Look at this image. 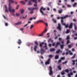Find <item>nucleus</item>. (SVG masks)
<instances>
[{
    "label": "nucleus",
    "instance_id": "obj_1",
    "mask_svg": "<svg viewBox=\"0 0 77 77\" xmlns=\"http://www.w3.org/2000/svg\"><path fill=\"white\" fill-rule=\"evenodd\" d=\"M28 9L29 11H31V12H30V13L31 14H33L34 12L33 11L34 10H38V7H36V8H28Z\"/></svg>",
    "mask_w": 77,
    "mask_h": 77
},
{
    "label": "nucleus",
    "instance_id": "obj_2",
    "mask_svg": "<svg viewBox=\"0 0 77 77\" xmlns=\"http://www.w3.org/2000/svg\"><path fill=\"white\" fill-rule=\"evenodd\" d=\"M68 15H67L64 17H60L61 19V23L62 25H65V23H63V22H64L63 19H64V18H68Z\"/></svg>",
    "mask_w": 77,
    "mask_h": 77
},
{
    "label": "nucleus",
    "instance_id": "obj_3",
    "mask_svg": "<svg viewBox=\"0 0 77 77\" xmlns=\"http://www.w3.org/2000/svg\"><path fill=\"white\" fill-rule=\"evenodd\" d=\"M44 44L45 45L44 46V48H45V50H48V48L47 47V43H45L44 42H42L40 44L39 46L40 47H42V45Z\"/></svg>",
    "mask_w": 77,
    "mask_h": 77
},
{
    "label": "nucleus",
    "instance_id": "obj_4",
    "mask_svg": "<svg viewBox=\"0 0 77 77\" xmlns=\"http://www.w3.org/2000/svg\"><path fill=\"white\" fill-rule=\"evenodd\" d=\"M42 9L43 10V11H45L46 9H45V8H44V7H42V8H41L40 10V11L41 13L43 15H45V14L44 13V12H43V11H42Z\"/></svg>",
    "mask_w": 77,
    "mask_h": 77
},
{
    "label": "nucleus",
    "instance_id": "obj_5",
    "mask_svg": "<svg viewBox=\"0 0 77 77\" xmlns=\"http://www.w3.org/2000/svg\"><path fill=\"white\" fill-rule=\"evenodd\" d=\"M49 74L50 75H53V71H52V69H52V68L51 66H49Z\"/></svg>",
    "mask_w": 77,
    "mask_h": 77
},
{
    "label": "nucleus",
    "instance_id": "obj_6",
    "mask_svg": "<svg viewBox=\"0 0 77 77\" xmlns=\"http://www.w3.org/2000/svg\"><path fill=\"white\" fill-rule=\"evenodd\" d=\"M8 9L9 10V11H10V12L14 13V12H15V10L14 9H12V8L10 7L9 8H8Z\"/></svg>",
    "mask_w": 77,
    "mask_h": 77
},
{
    "label": "nucleus",
    "instance_id": "obj_7",
    "mask_svg": "<svg viewBox=\"0 0 77 77\" xmlns=\"http://www.w3.org/2000/svg\"><path fill=\"white\" fill-rule=\"evenodd\" d=\"M47 32V28H45V30H44L43 32H42L41 34H40L38 35V36H43V34L44 33H45V32Z\"/></svg>",
    "mask_w": 77,
    "mask_h": 77
},
{
    "label": "nucleus",
    "instance_id": "obj_8",
    "mask_svg": "<svg viewBox=\"0 0 77 77\" xmlns=\"http://www.w3.org/2000/svg\"><path fill=\"white\" fill-rule=\"evenodd\" d=\"M50 58H49L48 59V60L45 62V64L46 65H49L50 64Z\"/></svg>",
    "mask_w": 77,
    "mask_h": 77
},
{
    "label": "nucleus",
    "instance_id": "obj_9",
    "mask_svg": "<svg viewBox=\"0 0 77 77\" xmlns=\"http://www.w3.org/2000/svg\"><path fill=\"white\" fill-rule=\"evenodd\" d=\"M58 25L57 28L58 29L59 31H61V26H60V24L59 23H58Z\"/></svg>",
    "mask_w": 77,
    "mask_h": 77
},
{
    "label": "nucleus",
    "instance_id": "obj_10",
    "mask_svg": "<svg viewBox=\"0 0 77 77\" xmlns=\"http://www.w3.org/2000/svg\"><path fill=\"white\" fill-rule=\"evenodd\" d=\"M41 54H43L44 53V50L42 48H41L40 50Z\"/></svg>",
    "mask_w": 77,
    "mask_h": 77
},
{
    "label": "nucleus",
    "instance_id": "obj_11",
    "mask_svg": "<svg viewBox=\"0 0 77 77\" xmlns=\"http://www.w3.org/2000/svg\"><path fill=\"white\" fill-rule=\"evenodd\" d=\"M59 45H60V42H58L56 43V45L55 46V48H57V47L58 46H59Z\"/></svg>",
    "mask_w": 77,
    "mask_h": 77
},
{
    "label": "nucleus",
    "instance_id": "obj_12",
    "mask_svg": "<svg viewBox=\"0 0 77 77\" xmlns=\"http://www.w3.org/2000/svg\"><path fill=\"white\" fill-rule=\"evenodd\" d=\"M73 25V23H71L70 26H69V29H72V28Z\"/></svg>",
    "mask_w": 77,
    "mask_h": 77
},
{
    "label": "nucleus",
    "instance_id": "obj_13",
    "mask_svg": "<svg viewBox=\"0 0 77 77\" xmlns=\"http://www.w3.org/2000/svg\"><path fill=\"white\" fill-rule=\"evenodd\" d=\"M22 43V42H21V40L20 39H19L17 42L18 44L19 45H21V44Z\"/></svg>",
    "mask_w": 77,
    "mask_h": 77
},
{
    "label": "nucleus",
    "instance_id": "obj_14",
    "mask_svg": "<svg viewBox=\"0 0 77 77\" xmlns=\"http://www.w3.org/2000/svg\"><path fill=\"white\" fill-rule=\"evenodd\" d=\"M57 68L59 70H61L62 69V67H61V65H58L57 66Z\"/></svg>",
    "mask_w": 77,
    "mask_h": 77
},
{
    "label": "nucleus",
    "instance_id": "obj_15",
    "mask_svg": "<svg viewBox=\"0 0 77 77\" xmlns=\"http://www.w3.org/2000/svg\"><path fill=\"white\" fill-rule=\"evenodd\" d=\"M22 23V22H17V23H15V25H20Z\"/></svg>",
    "mask_w": 77,
    "mask_h": 77
},
{
    "label": "nucleus",
    "instance_id": "obj_16",
    "mask_svg": "<svg viewBox=\"0 0 77 77\" xmlns=\"http://www.w3.org/2000/svg\"><path fill=\"white\" fill-rule=\"evenodd\" d=\"M55 51V49L54 48H51L50 49V51L52 52V51Z\"/></svg>",
    "mask_w": 77,
    "mask_h": 77
},
{
    "label": "nucleus",
    "instance_id": "obj_17",
    "mask_svg": "<svg viewBox=\"0 0 77 77\" xmlns=\"http://www.w3.org/2000/svg\"><path fill=\"white\" fill-rule=\"evenodd\" d=\"M73 75V73L72 72H71L68 74V76L69 77H71V75Z\"/></svg>",
    "mask_w": 77,
    "mask_h": 77
},
{
    "label": "nucleus",
    "instance_id": "obj_18",
    "mask_svg": "<svg viewBox=\"0 0 77 77\" xmlns=\"http://www.w3.org/2000/svg\"><path fill=\"white\" fill-rule=\"evenodd\" d=\"M28 5H32V1H29L28 2Z\"/></svg>",
    "mask_w": 77,
    "mask_h": 77
},
{
    "label": "nucleus",
    "instance_id": "obj_19",
    "mask_svg": "<svg viewBox=\"0 0 77 77\" xmlns=\"http://www.w3.org/2000/svg\"><path fill=\"white\" fill-rule=\"evenodd\" d=\"M27 18V15L25 16V17H20V19H26Z\"/></svg>",
    "mask_w": 77,
    "mask_h": 77
},
{
    "label": "nucleus",
    "instance_id": "obj_20",
    "mask_svg": "<svg viewBox=\"0 0 77 77\" xmlns=\"http://www.w3.org/2000/svg\"><path fill=\"white\" fill-rule=\"evenodd\" d=\"M64 46H65V45L63 44L62 45H60V46L61 49H63V47H64Z\"/></svg>",
    "mask_w": 77,
    "mask_h": 77
},
{
    "label": "nucleus",
    "instance_id": "obj_21",
    "mask_svg": "<svg viewBox=\"0 0 77 77\" xmlns=\"http://www.w3.org/2000/svg\"><path fill=\"white\" fill-rule=\"evenodd\" d=\"M9 2H11L12 3H15V1H13V0H9Z\"/></svg>",
    "mask_w": 77,
    "mask_h": 77
},
{
    "label": "nucleus",
    "instance_id": "obj_22",
    "mask_svg": "<svg viewBox=\"0 0 77 77\" xmlns=\"http://www.w3.org/2000/svg\"><path fill=\"white\" fill-rule=\"evenodd\" d=\"M55 59H59V55H57L55 56Z\"/></svg>",
    "mask_w": 77,
    "mask_h": 77
},
{
    "label": "nucleus",
    "instance_id": "obj_23",
    "mask_svg": "<svg viewBox=\"0 0 77 77\" xmlns=\"http://www.w3.org/2000/svg\"><path fill=\"white\" fill-rule=\"evenodd\" d=\"M60 52V49H58L56 51V53L57 54H58Z\"/></svg>",
    "mask_w": 77,
    "mask_h": 77
},
{
    "label": "nucleus",
    "instance_id": "obj_24",
    "mask_svg": "<svg viewBox=\"0 0 77 77\" xmlns=\"http://www.w3.org/2000/svg\"><path fill=\"white\" fill-rule=\"evenodd\" d=\"M58 11L59 14H61L62 13V9H61L60 10H58Z\"/></svg>",
    "mask_w": 77,
    "mask_h": 77
},
{
    "label": "nucleus",
    "instance_id": "obj_25",
    "mask_svg": "<svg viewBox=\"0 0 77 77\" xmlns=\"http://www.w3.org/2000/svg\"><path fill=\"white\" fill-rule=\"evenodd\" d=\"M38 48V46H35L34 47V51H36V48Z\"/></svg>",
    "mask_w": 77,
    "mask_h": 77
},
{
    "label": "nucleus",
    "instance_id": "obj_26",
    "mask_svg": "<svg viewBox=\"0 0 77 77\" xmlns=\"http://www.w3.org/2000/svg\"><path fill=\"white\" fill-rule=\"evenodd\" d=\"M65 59V57H61L60 58L61 60H63Z\"/></svg>",
    "mask_w": 77,
    "mask_h": 77
},
{
    "label": "nucleus",
    "instance_id": "obj_27",
    "mask_svg": "<svg viewBox=\"0 0 77 77\" xmlns=\"http://www.w3.org/2000/svg\"><path fill=\"white\" fill-rule=\"evenodd\" d=\"M52 21L54 23H57L56 20H54V19H53Z\"/></svg>",
    "mask_w": 77,
    "mask_h": 77
},
{
    "label": "nucleus",
    "instance_id": "obj_28",
    "mask_svg": "<svg viewBox=\"0 0 77 77\" xmlns=\"http://www.w3.org/2000/svg\"><path fill=\"white\" fill-rule=\"evenodd\" d=\"M63 26H65L66 28H68V24H67L66 25V24L65 23V25H63Z\"/></svg>",
    "mask_w": 77,
    "mask_h": 77
},
{
    "label": "nucleus",
    "instance_id": "obj_29",
    "mask_svg": "<svg viewBox=\"0 0 77 77\" xmlns=\"http://www.w3.org/2000/svg\"><path fill=\"white\" fill-rule=\"evenodd\" d=\"M65 73V72H64V71H63L62 72H61V74L62 75H64Z\"/></svg>",
    "mask_w": 77,
    "mask_h": 77
},
{
    "label": "nucleus",
    "instance_id": "obj_30",
    "mask_svg": "<svg viewBox=\"0 0 77 77\" xmlns=\"http://www.w3.org/2000/svg\"><path fill=\"white\" fill-rule=\"evenodd\" d=\"M68 63V61H66L65 62H63L62 63L63 64H66Z\"/></svg>",
    "mask_w": 77,
    "mask_h": 77
},
{
    "label": "nucleus",
    "instance_id": "obj_31",
    "mask_svg": "<svg viewBox=\"0 0 77 77\" xmlns=\"http://www.w3.org/2000/svg\"><path fill=\"white\" fill-rule=\"evenodd\" d=\"M72 62H73V65H75V60H72Z\"/></svg>",
    "mask_w": 77,
    "mask_h": 77
},
{
    "label": "nucleus",
    "instance_id": "obj_32",
    "mask_svg": "<svg viewBox=\"0 0 77 77\" xmlns=\"http://www.w3.org/2000/svg\"><path fill=\"white\" fill-rule=\"evenodd\" d=\"M69 43H70V42L69 41V40H68L67 41L66 45H67V44H69Z\"/></svg>",
    "mask_w": 77,
    "mask_h": 77
},
{
    "label": "nucleus",
    "instance_id": "obj_33",
    "mask_svg": "<svg viewBox=\"0 0 77 77\" xmlns=\"http://www.w3.org/2000/svg\"><path fill=\"white\" fill-rule=\"evenodd\" d=\"M75 55H76V54H75L72 57V59H74V58H75Z\"/></svg>",
    "mask_w": 77,
    "mask_h": 77
},
{
    "label": "nucleus",
    "instance_id": "obj_34",
    "mask_svg": "<svg viewBox=\"0 0 77 77\" xmlns=\"http://www.w3.org/2000/svg\"><path fill=\"white\" fill-rule=\"evenodd\" d=\"M32 1L33 2H34V3H37V2L36 1V0H32Z\"/></svg>",
    "mask_w": 77,
    "mask_h": 77
},
{
    "label": "nucleus",
    "instance_id": "obj_35",
    "mask_svg": "<svg viewBox=\"0 0 77 77\" xmlns=\"http://www.w3.org/2000/svg\"><path fill=\"white\" fill-rule=\"evenodd\" d=\"M20 12L21 14H23L24 12V10L22 9L20 10Z\"/></svg>",
    "mask_w": 77,
    "mask_h": 77
},
{
    "label": "nucleus",
    "instance_id": "obj_36",
    "mask_svg": "<svg viewBox=\"0 0 77 77\" xmlns=\"http://www.w3.org/2000/svg\"><path fill=\"white\" fill-rule=\"evenodd\" d=\"M33 27H34V26H33V25H31L30 27V29H32V28H33Z\"/></svg>",
    "mask_w": 77,
    "mask_h": 77
},
{
    "label": "nucleus",
    "instance_id": "obj_37",
    "mask_svg": "<svg viewBox=\"0 0 77 77\" xmlns=\"http://www.w3.org/2000/svg\"><path fill=\"white\" fill-rule=\"evenodd\" d=\"M69 32H70L69 30L67 29L66 32V33H69Z\"/></svg>",
    "mask_w": 77,
    "mask_h": 77
},
{
    "label": "nucleus",
    "instance_id": "obj_38",
    "mask_svg": "<svg viewBox=\"0 0 77 77\" xmlns=\"http://www.w3.org/2000/svg\"><path fill=\"white\" fill-rule=\"evenodd\" d=\"M65 72L68 73V72H69V70H68V69H66Z\"/></svg>",
    "mask_w": 77,
    "mask_h": 77
},
{
    "label": "nucleus",
    "instance_id": "obj_39",
    "mask_svg": "<svg viewBox=\"0 0 77 77\" xmlns=\"http://www.w3.org/2000/svg\"><path fill=\"white\" fill-rule=\"evenodd\" d=\"M69 53H70V55H72L73 54L71 52V51H69Z\"/></svg>",
    "mask_w": 77,
    "mask_h": 77
},
{
    "label": "nucleus",
    "instance_id": "obj_40",
    "mask_svg": "<svg viewBox=\"0 0 77 77\" xmlns=\"http://www.w3.org/2000/svg\"><path fill=\"white\" fill-rule=\"evenodd\" d=\"M53 57V55L51 54L49 55V57Z\"/></svg>",
    "mask_w": 77,
    "mask_h": 77
},
{
    "label": "nucleus",
    "instance_id": "obj_41",
    "mask_svg": "<svg viewBox=\"0 0 77 77\" xmlns=\"http://www.w3.org/2000/svg\"><path fill=\"white\" fill-rule=\"evenodd\" d=\"M35 44H36V45H38V42L36 41L35 42Z\"/></svg>",
    "mask_w": 77,
    "mask_h": 77
},
{
    "label": "nucleus",
    "instance_id": "obj_42",
    "mask_svg": "<svg viewBox=\"0 0 77 77\" xmlns=\"http://www.w3.org/2000/svg\"><path fill=\"white\" fill-rule=\"evenodd\" d=\"M20 2L22 3V5H25V2L23 1H21Z\"/></svg>",
    "mask_w": 77,
    "mask_h": 77
},
{
    "label": "nucleus",
    "instance_id": "obj_43",
    "mask_svg": "<svg viewBox=\"0 0 77 77\" xmlns=\"http://www.w3.org/2000/svg\"><path fill=\"white\" fill-rule=\"evenodd\" d=\"M62 62V60H61V59H60L58 61V63H60V62Z\"/></svg>",
    "mask_w": 77,
    "mask_h": 77
},
{
    "label": "nucleus",
    "instance_id": "obj_44",
    "mask_svg": "<svg viewBox=\"0 0 77 77\" xmlns=\"http://www.w3.org/2000/svg\"><path fill=\"white\" fill-rule=\"evenodd\" d=\"M68 47H69V48H71V47H72V46H71V45H70L68 46Z\"/></svg>",
    "mask_w": 77,
    "mask_h": 77
},
{
    "label": "nucleus",
    "instance_id": "obj_45",
    "mask_svg": "<svg viewBox=\"0 0 77 77\" xmlns=\"http://www.w3.org/2000/svg\"><path fill=\"white\" fill-rule=\"evenodd\" d=\"M77 5V3H75L74 4V5H73V7H75V5Z\"/></svg>",
    "mask_w": 77,
    "mask_h": 77
},
{
    "label": "nucleus",
    "instance_id": "obj_46",
    "mask_svg": "<svg viewBox=\"0 0 77 77\" xmlns=\"http://www.w3.org/2000/svg\"><path fill=\"white\" fill-rule=\"evenodd\" d=\"M74 27H75V30H77V26H75V25Z\"/></svg>",
    "mask_w": 77,
    "mask_h": 77
},
{
    "label": "nucleus",
    "instance_id": "obj_47",
    "mask_svg": "<svg viewBox=\"0 0 77 77\" xmlns=\"http://www.w3.org/2000/svg\"><path fill=\"white\" fill-rule=\"evenodd\" d=\"M16 16H19L20 15V14L19 13H16Z\"/></svg>",
    "mask_w": 77,
    "mask_h": 77
},
{
    "label": "nucleus",
    "instance_id": "obj_48",
    "mask_svg": "<svg viewBox=\"0 0 77 77\" xmlns=\"http://www.w3.org/2000/svg\"><path fill=\"white\" fill-rule=\"evenodd\" d=\"M52 46H53V47H54V46H55V43H53L52 44Z\"/></svg>",
    "mask_w": 77,
    "mask_h": 77
},
{
    "label": "nucleus",
    "instance_id": "obj_49",
    "mask_svg": "<svg viewBox=\"0 0 77 77\" xmlns=\"http://www.w3.org/2000/svg\"><path fill=\"white\" fill-rule=\"evenodd\" d=\"M5 26H8V23H5Z\"/></svg>",
    "mask_w": 77,
    "mask_h": 77
},
{
    "label": "nucleus",
    "instance_id": "obj_50",
    "mask_svg": "<svg viewBox=\"0 0 77 77\" xmlns=\"http://www.w3.org/2000/svg\"><path fill=\"white\" fill-rule=\"evenodd\" d=\"M12 8L11 7V3H9V8Z\"/></svg>",
    "mask_w": 77,
    "mask_h": 77
},
{
    "label": "nucleus",
    "instance_id": "obj_51",
    "mask_svg": "<svg viewBox=\"0 0 77 77\" xmlns=\"http://www.w3.org/2000/svg\"><path fill=\"white\" fill-rule=\"evenodd\" d=\"M20 30H21V31H23L24 30V29L23 28H22L20 29Z\"/></svg>",
    "mask_w": 77,
    "mask_h": 77
},
{
    "label": "nucleus",
    "instance_id": "obj_52",
    "mask_svg": "<svg viewBox=\"0 0 77 77\" xmlns=\"http://www.w3.org/2000/svg\"><path fill=\"white\" fill-rule=\"evenodd\" d=\"M67 39H69V36H68L66 38Z\"/></svg>",
    "mask_w": 77,
    "mask_h": 77
},
{
    "label": "nucleus",
    "instance_id": "obj_53",
    "mask_svg": "<svg viewBox=\"0 0 77 77\" xmlns=\"http://www.w3.org/2000/svg\"><path fill=\"white\" fill-rule=\"evenodd\" d=\"M62 8H65V5H63Z\"/></svg>",
    "mask_w": 77,
    "mask_h": 77
},
{
    "label": "nucleus",
    "instance_id": "obj_54",
    "mask_svg": "<svg viewBox=\"0 0 77 77\" xmlns=\"http://www.w3.org/2000/svg\"><path fill=\"white\" fill-rule=\"evenodd\" d=\"M19 8V5H17L16 8V9H18Z\"/></svg>",
    "mask_w": 77,
    "mask_h": 77
},
{
    "label": "nucleus",
    "instance_id": "obj_55",
    "mask_svg": "<svg viewBox=\"0 0 77 77\" xmlns=\"http://www.w3.org/2000/svg\"><path fill=\"white\" fill-rule=\"evenodd\" d=\"M34 6H35V7H37V5L36 4H34Z\"/></svg>",
    "mask_w": 77,
    "mask_h": 77
},
{
    "label": "nucleus",
    "instance_id": "obj_56",
    "mask_svg": "<svg viewBox=\"0 0 77 77\" xmlns=\"http://www.w3.org/2000/svg\"><path fill=\"white\" fill-rule=\"evenodd\" d=\"M5 11L6 12H8V9H6Z\"/></svg>",
    "mask_w": 77,
    "mask_h": 77
},
{
    "label": "nucleus",
    "instance_id": "obj_57",
    "mask_svg": "<svg viewBox=\"0 0 77 77\" xmlns=\"http://www.w3.org/2000/svg\"><path fill=\"white\" fill-rule=\"evenodd\" d=\"M32 19H33V18L32 17H31L29 19V21H30V20H32Z\"/></svg>",
    "mask_w": 77,
    "mask_h": 77
},
{
    "label": "nucleus",
    "instance_id": "obj_58",
    "mask_svg": "<svg viewBox=\"0 0 77 77\" xmlns=\"http://www.w3.org/2000/svg\"><path fill=\"white\" fill-rule=\"evenodd\" d=\"M68 7L69 8H71V5H67Z\"/></svg>",
    "mask_w": 77,
    "mask_h": 77
},
{
    "label": "nucleus",
    "instance_id": "obj_59",
    "mask_svg": "<svg viewBox=\"0 0 77 77\" xmlns=\"http://www.w3.org/2000/svg\"><path fill=\"white\" fill-rule=\"evenodd\" d=\"M40 22H42V23H45V22H44L42 20H40Z\"/></svg>",
    "mask_w": 77,
    "mask_h": 77
},
{
    "label": "nucleus",
    "instance_id": "obj_60",
    "mask_svg": "<svg viewBox=\"0 0 77 77\" xmlns=\"http://www.w3.org/2000/svg\"><path fill=\"white\" fill-rule=\"evenodd\" d=\"M28 25V24H27L26 25H25L24 26V27H26V26H27Z\"/></svg>",
    "mask_w": 77,
    "mask_h": 77
},
{
    "label": "nucleus",
    "instance_id": "obj_61",
    "mask_svg": "<svg viewBox=\"0 0 77 77\" xmlns=\"http://www.w3.org/2000/svg\"><path fill=\"white\" fill-rule=\"evenodd\" d=\"M47 10L48 11H50V8H47Z\"/></svg>",
    "mask_w": 77,
    "mask_h": 77
},
{
    "label": "nucleus",
    "instance_id": "obj_62",
    "mask_svg": "<svg viewBox=\"0 0 77 77\" xmlns=\"http://www.w3.org/2000/svg\"><path fill=\"white\" fill-rule=\"evenodd\" d=\"M49 47H51V44H49L48 45Z\"/></svg>",
    "mask_w": 77,
    "mask_h": 77
},
{
    "label": "nucleus",
    "instance_id": "obj_63",
    "mask_svg": "<svg viewBox=\"0 0 77 77\" xmlns=\"http://www.w3.org/2000/svg\"><path fill=\"white\" fill-rule=\"evenodd\" d=\"M74 39L75 40H76V39H77V38L75 37V38H74Z\"/></svg>",
    "mask_w": 77,
    "mask_h": 77
},
{
    "label": "nucleus",
    "instance_id": "obj_64",
    "mask_svg": "<svg viewBox=\"0 0 77 77\" xmlns=\"http://www.w3.org/2000/svg\"><path fill=\"white\" fill-rule=\"evenodd\" d=\"M73 73H76V71L74 70V71H73Z\"/></svg>",
    "mask_w": 77,
    "mask_h": 77
}]
</instances>
